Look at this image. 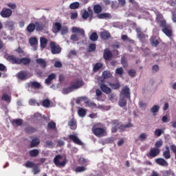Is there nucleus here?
<instances>
[{
  "label": "nucleus",
  "instance_id": "nucleus-36",
  "mask_svg": "<svg viewBox=\"0 0 176 176\" xmlns=\"http://www.w3.org/2000/svg\"><path fill=\"white\" fill-rule=\"evenodd\" d=\"M28 32H30V34L34 32V31H35L36 28H35V25L34 23H30L28 25L27 28H26Z\"/></svg>",
  "mask_w": 176,
  "mask_h": 176
},
{
  "label": "nucleus",
  "instance_id": "nucleus-24",
  "mask_svg": "<svg viewBox=\"0 0 176 176\" xmlns=\"http://www.w3.org/2000/svg\"><path fill=\"white\" fill-rule=\"evenodd\" d=\"M94 12L96 14H100L102 12V6L100 4H96L94 6Z\"/></svg>",
  "mask_w": 176,
  "mask_h": 176
},
{
  "label": "nucleus",
  "instance_id": "nucleus-12",
  "mask_svg": "<svg viewBox=\"0 0 176 176\" xmlns=\"http://www.w3.org/2000/svg\"><path fill=\"white\" fill-rule=\"evenodd\" d=\"M29 43L31 46H33V49L34 51L38 50V39L36 37H31L29 39Z\"/></svg>",
  "mask_w": 176,
  "mask_h": 176
},
{
  "label": "nucleus",
  "instance_id": "nucleus-58",
  "mask_svg": "<svg viewBox=\"0 0 176 176\" xmlns=\"http://www.w3.org/2000/svg\"><path fill=\"white\" fill-rule=\"evenodd\" d=\"M169 175L175 176V173L172 170H166L164 173V176H169Z\"/></svg>",
  "mask_w": 176,
  "mask_h": 176
},
{
  "label": "nucleus",
  "instance_id": "nucleus-21",
  "mask_svg": "<svg viewBox=\"0 0 176 176\" xmlns=\"http://www.w3.org/2000/svg\"><path fill=\"white\" fill-rule=\"evenodd\" d=\"M130 127H133V124H131V120H129L128 124H126V125H124V124L120 125L118 129L120 133H123V131H124L126 129H129Z\"/></svg>",
  "mask_w": 176,
  "mask_h": 176
},
{
  "label": "nucleus",
  "instance_id": "nucleus-49",
  "mask_svg": "<svg viewBox=\"0 0 176 176\" xmlns=\"http://www.w3.org/2000/svg\"><path fill=\"white\" fill-rule=\"evenodd\" d=\"M151 42L153 46H157V45H159V41L157 39H156V37H151Z\"/></svg>",
  "mask_w": 176,
  "mask_h": 176
},
{
  "label": "nucleus",
  "instance_id": "nucleus-62",
  "mask_svg": "<svg viewBox=\"0 0 176 176\" xmlns=\"http://www.w3.org/2000/svg\"><path fill=\"white\" fill-rule=\"evenodd\" d=\"M30 105H37V107H39V102L36 101L35 99H30L29 100Z\"/></svg>",
  "mask_w": 176,
  "mask_h": 176
},
{
  "label": "nucleus",
  "instance_id": "nucleus-23",
  "mask_svg": "<svg viewBox=\"0 0 176 176\" xmlns=\"http://www.w3.org/2000/svg\"><path fill=\"white\" fill-rule=\"evenodd\" d=\"M48 40L46 37H41L40 38V46L41 49H45L47 46Z\"/></svg>",
  "mask_w": 176,
  "mask_h": 176
},
{
  "label": "nucleus",
  "instance_id": "nucleus-3",
  "mask_svg": "<svg viewBox=\"0 0 176 176\" xmlns=\"http://www.w3.org/2000/svg\"><path fill=\"white\" fill-rule=\"evenodd\" d=\"M162 31L166 36L168 38H171L173 36V29L171 28V25L167 24L166 21H162L161 23Z\"/></svg>",
  "mask_w": 176,
  "mask_h": 176
},
{
  "label": "nucleus",
  "instance_id": "nucleus-60",
  "mask_svg": "<svg viewBox=\"0 0 176 176\" xmlns=\"http://www.w3.org/2000/svg\"><path fill=\"white\" fill-rule=\"evenodd\" d=\"M160 107L159 105H154L151 109V112H152V113H156V112H159V109H160Z\"/></svg>",
  "mask_w": 176,
  "mask_h": 176
},
{
  "label": "nucleus",
  "instance_id": "nucleus-28",
  "mask_svg": "<svg viewBox=\"0 0 176 176\" xmlns=\"http://www.w3.org/2000/svg\"><path fill=\"white\" fill-rule=\"evenodd\" d=\"M98 19H111L112 16L109 13H102L97 15Z\"/></svg>",
  "mask_w": 176,
  "mask_h": 176
},
{
  "label": "nucleus",
  "instance_id": "nucleus-2",
  "mask_svg": "<svg viewBox=\"0 0 176 176\" xmlns=\"http://www.w3.org/2000/svg\"><path fill=\"white\" fill-rule=\"evenodd\" d=\"M92 132L96 137H105L107 135V127H100L94 125L92 127Z\"/></svg>",
  "mask_w": 176,
  "mask_h": 176
},
{
  "label": "nucleus",
  "instance_id": "nucleus-27",
  "mask_svg": "<svg viewBox=\"0 0 176 176\" xmlns=\"http://www.w3.org/2000/svg\"><path fill=\"white\" fill-rule=\"evenodd\" d=\"M39 144H41V140H39V138H35L31 141L30 148H36V146H38Z\"/></svg>",
  "mask_w": 176,
  "mask_h": 176
},
{
  "label": "nucleus",
  "instance_id": "nucleus-17",
  "mask_svg": "<svg viewBox=\"0 0 176 176\" xmlns=\"http://www.w3.org/2000/svg\"><path fill=\"white\" fill-rule=\"evenodd\" d=\"M36 64H38V65L42 68L43 69H45L46 67H47V63H46V60L43 58H37L36 60Z\"/></svg>",
  "mask_w": 176,
  "mask_h": 176
},
{
  "label": "nucleus",
  "instance_id": "nucleus-16",
  "mask_svg": "<svg viewBox=\"0 0 176 176\" xmlns=\"http://www.w3.org/2000/svg\"><path fill=\"white\" fill-rule=\"evenodd\" d=\"M100 88L105 94H111V93H112V89L105 84H100Z\"/></svg>",
  "mask_w": 176,
  "mask_h": 176
},
{
  "label": "nucleus",
  "instance_id": "nucleus-14",
  "mask_svg": "<svg viewBox=\"0 0 176 176\" xmlns=\"http://www.w3.org/2000/svg\"><path fill=\"white\" fill-rule=\"evenodd\" d=\"M61 23L60 22H56L53 23V32L54 34H58V32H60L61 31L62 28Z\"/></svg>",
  "mask_w": 176,
  "mask_h": 176
},
{
  "label": "nucleus",
  "instance_id": "nucleus-59",
  "mask_svg": "<svg viewBox=\"0 0 176 176\" xmlns=\"http://www.w3.org/2000/svg\"><path fill=\"white\" fill-rule=\"evenodd\" d=\"M76 173H83V171H86V167L85 166H78L75 169Z\"/></svg>",
  "mask_w": 176,
  "mask_h": 176
},
{
  "label": "nucleus",
  "instance_id": "nucleus-44",
  "mask_svg": "<svg viewBox=\"0 0 176 176\" xmlns=\"http://www.w3.org/2000/svg\"><path fill=\"white\" fill-rule=\"evenodd\" d=\"M30 86L31 87H33L34 89H41V83L36 82V81H34L30 82Z\"/></svg>",
  "mask_w": 176,
  "mask_h": 176
},
{
  "label": "nucleus",
  "instance_id": "nucleus-11",
  "mask_svg": "<svg viewBox=\"0 0 176 176\" xmlns=\"http://www.w3.org/2000/svg\"><path fill=\"white\" fill-rule=\"evenodd\" d=\"M69 140L77 145H83V143L79 140V138H78L76 135H69Z\"/></svg>",
  "mask_w": 176,
  "mask_h": 176
},
{
  "label": "nucleus",
  "instance_id": "nucleus-35",
  "mask_svg": "<svg viewBox=\"0 0 176 176\" xmlns=\"http://www.w3.org/2000/svg\"><path fill=\"white\" fill-rule=\"evenodd\" d=\"M136 32L138 34V38H139V39H144L145 34H144V32H142V31L141 30V28H138L136 29Z\"/></svg>",
  "mask_w": 176,
  "mask_h": 176
},
{
  "label": "nucleus",
  "instance_id": "nucleus-40",
  "mask_svg": "<svg viewBox=\"0 0 176 176\" xmlns=\"http://www.w3.org/2000/svg\"><path fill=\"white\" fill-rule=\"evenodd\" d=\"M25 131L27 133V134H32V133H35V131H36V129L32 126H27L25 129Z\"/></svg>",
  "mask_w": 176,
  "mask_h": 176
},
{
  "label": "nucleus",
  "instance_id": "nucleus-55",
  "mask_svg": "<svg viewBox=\"0 0 176 176\" xmlns=\"http://www.w3.org/2000/svg\"><path fill=\"white\" fill-rule=\"evenodd\" d=\"M47 127L51 130H54V129H56V122L53 121L48 122Z\"/></svg>",
  "mask_w": 176,
  "mask_h": 176
},
{
  "label": "nucleus",
  "instance_id": "nucleus-48",
  "mask_svg": "<svg viewBox=\"0 0 176 176\" xmlns=\"http://www.w3.org/2000/svg\"><path fill=\"white\" fill-rule=\"evenodd\" d=\"M3 101H6L7 102H10V96L7 94H3L1 97Z\"/></svg>",
  "mask_w": 176,
  "mask_h": 176
},
{
  "label": "nucleus",
  "instance_id": "nucleus-9",
  "mask_svg": "<svg viewBox=\"0 0 176 176\" xmlns=\"http://www.w3.org/2000/svg\"><path fill=\"white\" fill-rule=\"evenodd\" d=\"M130 88L127 86H124L120 92V97H124L125 98H127L128 100H130L131 96H130Z\"/></svg>",
  "mask_w": 176,
  "mask_h": 176
},
{
  "label": "nucleus",
  "instance_id": "nucleus-54",
  "mask_svg": "<svg viewBox=\"0 0 176 176\" xmlns=\"http://www.w3.org/2000/svg\"><path fill=\"white\" fill-rule=\"evenodd\" d=\"M102 76L104 79H108V78H111L112 76V74H111V72L104 71L102 72Z\"/></svg>",
  "mask_w": 176,
  "mask_h": 176
},
{
  "label": "nucleus",
  "instance_id": "nucleus-26",
  "mask_svg": "<svg viewBox=\"0 0 176 176\" xmlns=\"http://www.w3.org/2000/svg\"><path fill=\"white\" fill-rule=\"evenodd\" d=\"M30 63H31V60L28 58H19L18 65L20 64H23V65H28Z\"/></svg>",
  "mask_w": 176,
  "mask_h": 176
},
{
  "label": "nucleus",
  "instance_id": "nucleus-41",
  "mask_svg": "<svg viewBox=\"0 0 176 176\" xmlns=\"http://www.w3.org/2000/svg\"><path fill=\"white\" fill-rule=\"evenodd\" d=\"M78 113L79 116H80L81 118H85L86 116V113H87V111H86V109L83 108H80Z\"/></svg>",
  "mask_w": 176,
  "mask_h": 176
},
{
  "label": "nucleus",
  "instance_id": "nucleus-10",
  "mask_svg": "<svg viewBox=\"0 0 176 176\" xmlns=\"http://www.w3.org/2000/svg\"><path fill=\"white\" fill-rule=\"evenodd\" d=\"M112 57H113V54H112V52H111V50L106 48L103 52L104 60L106 61H111V60H112Z\"/></svg>",
  "mask_w": 176,
  "mask_h": 176
},
{
  "label": "nucleus",
  "instance_id": "nucleus-56",
  "mask_svg": "<svg viewBox=\"0 0 176 176\" xmlns=\"http://www.w3.org/2000/svg\"><path fill=\"white\" fill-rule=\"evenodd\" d=\"M96 94L98 96L96 98V100L98 101H100V98H101V96H102V91H101V90H100L99 89L96 90Z\"/></svg>",
  "mask_w": 176,
  "mask_h": 176
},
{
  "label": "nucleus",
  "instance_id": "nucleus-30",
  "mask_svg": "<svg viewBox=\"0 0 176 176\" xmlns=\"http://www.w3.org/2000/svg\"><path fill=\"white\" fill-rule=\"evenodd\" d=\"M166 151L163 152V157L164 159H170L171 154L170 153V148L168 146H166Z\"/></svg>",
  "mask_w": 176,
  "mask_h": 176
},
{
  "label": "nucleus",
  "instance_id": "nucleus-22",
  "mask_svg": "<svg viewBox=\"0 0 176 176\" xmlns=\"http://www.w3.org/2000/svg\"><path fill=\"white\" fill-rule=\"evenodd\" d=\"M71 130H76V120L72 118L67 123Z\"/></svg>",
  "mask_w": 176,
  "mask_h": 176
},
{
  "label": "nucleus",
  "instance_id": "nucleus-57",
  "mask_svg": "<svg viewBox=\"0 0 176 176\" xmlns=\"http://www.w3.org/2000/svg\"><path fill=\"white\" fill-rule=\"evenodd\" d=\"M6 25L10 30H13L14 28V22L9 21L6 23Z\"/></svg>",
  "mask_w": 176,
  "mask_h": 176
},
{
  "label": "nucleus",
  "instance_id": "nucleus-31",
  "mask_svg": "<svg viewBox=\"0 0 176 176\" xmlns=\"http://www.w3.org/2000/svg\"><path fill=\"white\" fill-rule=\"evenodd\" d=\"M109 86L113 89V90H118L120 87V82H109Z\"/></svg>",
  "mask_w": 176,
  "mask_h": 176
},
{
  "label": "nucleus",
  "instance_id": "nucleus-7",
  "mask_svg": "<svg viewBox=\"0 0 176 176\" xmlns=\"http://www.w3.org/2000/svg\"><path fill=\"white\" fill-rule=\"evenodd\" d=\"M13 11L10 10V8H3L1 12L0 16L3 19H9L12 16Z\"/></svg>",
  "mask_w": 176,
  "mask_h": 176
},
{
  "label": "nucleus",
  "instance_id": "nucleus-46",
  "mask_svg": "<svg viewBox=\"0 0 176 176\" xmlns=\"http://www.w3.org/2000/svg\"><path fill=\"white\" fill-rule=\"evenodd\" d=\"M33 173L34 175H36V174H39L41 173V168L38 166V164H36L32 169Z\"/></svg>",
  "mask_w": 176,
  "mask_h": 176
},
{
  "label": "nucleus",
  "instance_id": "nucleus-64",
  "mask_svg": "<svg viewBox=\"0 0 176 176\" xmlns=\"http://www.w3.org/2000/svg\"><path fill=\"white\" fill-rule=\"evenodd\" d=\"M170 150L172 151V152L175 154V159L176 160V146L175 144H172L170 145Z\"/></svg>",
  "mask_w": 176,
  "mask_h": 176
},
{
  "label": "nucleus",
  "instance_id": "nucleus-8",
  "mask_svg": "<svg viewBox=\"0 0 176 176\" xmlns=\"http://www.w3.org/2000/svg\"><path fill=\"white\" fill-rule=\"evenodd\" d=\"M4 58L7 60V61H9V63H11V64L19 65V58L16 57L14 55L6 54L4 55Z\"/></svg>",
  "mask_w": 176,
  "mask_h": 176
},
{
  "label": "nucleus",
  "instance_id": "nucleus-61",
  "mask_svg": "<svg viewBox=\"0 0 176 176\" xmlns=\"http://www.w3.org/2000/svg\"><path fill=\"white\" fill-rule=\"evenodd\" d=\"M79 2H74L69 5L71 9H78L79 8Z\"/></svg>",
  "mask_w": 176,
  "mask_h": 176
},
{
  "label": "nucleus",
  "instance_id": "nucleus-20",
  "mask_svg": "<svg viewBox=\"0 0 176 176\" xmlns=\"http://www.w3.org/2000/svg\"><path fill=\"white\" fill-rule=\"evenodd\" d=\"M96 49L97 45L96 43H91L87 48V52H88V53H94V52H96Z\"/></svg>",
  "mask_w": 176,
  "mask_h": 176
},
{
  "label": "nucleus",
  "instance_id": "nucleus-13",
  "mask_svg": "<svg viewBox=\"0 0 176 176\" xmlns=\"http://www.w3.org/2000/svg\"><path fill=\"white\" fill-rule=\"evenodd\" d=\"M72 31L74 34H79L80 35H81V36H82V38H85V30L80 28L73 27Z\"/></svg>",
  "mask_w": 176,
  "mask_h": 176
},
{
  "label": "nucleus",
  "instance_id": "nucleus-15",
  "mask_svg": "<svg viewBox=\"0 0 176 176\" xmlns=\"http://www.w3.org/2000/svg\"><path fill=\"white\" fill-rule=\"evenodd\" d=\"M155 163L157 164H159V166H162V167H168V162L166 161V160L163 158H157L155 159Z\"/></svg>",
  "mask_w": 176,
  "mask_h": 176
},
{
  "label": "nucleus",
  "instance_id": "nucleus-25",
  "mask_svg": "<svg viewBox=\"0 0 176 176\" xmlns=\"http://www.w3.org/2000/svg\"><path fill=\"white\" fill-rule=\"evenodd\" d=\"M34 25H35L36 31H38V32L43 31L45 28V24L41 22H35Z\"/></svg>",
  "mask_w": 176,
  "mask_h": 176
},
{
  "label": "nucleus",
  "instance_id": "nucleus-39",
  "mask_svg": "<svg viewBox=\"0 0 176 176\" xmlns=\"http://www.w3.org/2000/svg\"><path fill=\"white\" fill-rule=\"evenodd\" d=\"M102 68V63H97L94 65L93 67L94 72H97V71H100Z\"/></svg>",
  "mask_w": 176,
  "mask_h": 176
},
{
  "label": "nucleus",
  "instance_id": "nucleus-5",
  "mask_svg": "<svg viewBox=\"0 0 176 176\" xmlns=\"http://www.w3.org/2000/svg\"><path fill=\"white\" fill-rule=\"evenodd\" d=\"M50 48L52 54H60L61 53L62 48L56 42H50Z\"/></svg>",
  "mask_w": 176,
  "mask_h": 176
},
{
  "label": "nucleus",
  "instance_id": "nucleus-29",
  "mask_svg": "<svg viewBox=\"0 0 176 176\" xmlns=\"http://www.w3.org/2000/svg\"><path fill=\"white\" fill-rule=\"evenodd\" d=\"M56 79V74L52 73L48 76V77L45 80L46 85H50L52 83V80Z\"/></svg>",
  "mask_w": 176,
  "mask_h": 176
},
{
  "label": "nucleus",
  "instance_id": "nucleus-19",
  "mask_svg": "<svg viewBox=\"0 0 176 176\" xmlns=\"http://www.w3.org/2000/svg\"><path fill=\"white\" fill-rule=\"evenodd\" d=\"M28 76V73L26 71H21L16 74L17 78L21 79V80H25Z\"/></svg>",
  "mask_w": 176,
  "mask_h": 176
},
{
  "label": "nucleus",
  "instance_id": "nucleus-32",
  "mask_svg": "<svg viewBox=\"0 0 176 176\" xmlns=\"http://www.w3.org/2000/svg\"><path fill=\"white\" fill-rule=\"evenodd\" d=\"M156 20L157 23H159L160 27H161V24L162 23H163V21H166V20H164L163 18V14H162L161 13L157 14Z\"/></svg>",
  "mask_w": 176,
  "mask_h": 176
},
{
  "label": "nucleus",
  "instance_id": "nucleus-18",
  "mask_svg": "<svg viewBox=\"0 0 176 176\" xmlns=\"http://www.w3.org/2000/svg\"><path fill=\"white\" fill-rule=\"evenodd\" d=\"M100 38L103 41H107L111 38V33L107 30H104L100 32Z\"/></svg>",
  "mask_w": 176,
  "mask_h": 176
},
{
  "label": "nucleus",
  "instance_id": "nucleus-42",
  "mask_svg": "<svg viewBox=\"0 0 176 176\" xmlns=\"http://www.w3.org/2000/svg\"><path fill=\"white\" fill-rule=\"evenodd\" d=\"M121 64L124 68H127L129 64L127 63V58L125 56L121 58Z\"/></svg>",
  "mask_w": 176,
  "mask_h": 176
},
{
  "label": "nucleus",
  "instance_id": "nucleus-37",
  "mask_svg": "<svg viewBox=\"0 0 176 176\" xmlns=\"http://www.w3.org/2000/svg\"><path fill=\"white\" fill-rule=\"evenodd\" d=\"M89 39L91 42H97V41H98V34H97V32H93L90 35Z\"/></svg>",
  "mask_w": 176,
  "mask_h": 176
},
{
  "label": "nucleus",
  "instance_id": "nucleus-4",
  "mask_svg": "<svg viewBox=\"0 0 176 176\" xmlns=\"http://www.w3.org/2000/svg\"><path fill=\"white\" fill-rule=\"evenodd\" d=\"M54 163L56 167H65L67 164V157H63L61 155H57L54 158Z\"/></svg>",
  "mask_w": 176,
  "mask_h": 176
},
{
  "label": "nucleus",
  "instance_id": "nucleus-50",
  "mask_svg": "<svg viewBox=\"0 0 176 176\" xmlns=\"http://www.w3.org/2000/svg\"><path fill=\"white\" fill-rule=\"evenodd\" d=\"M35 163L33 162L30 161H27L26 163L25 164V166L27 167V168H33V167L35 166Z\"/></svg>",
  "mask_w": 176,
  "mask_h": 176
},
{
  "label": "nucleus",
  "instance_id": "nucleus-51",
  "mask_svg": "<svg viewBox=\"0 0 176 176\" xmlns=\"http://www.w3.org/2000/svg\"><path fill=\"white\" fill-rule=\"evenodd\" d=\"M60 34L62 35H67V34H68V27L62 26L61 30H60Z\"/></svg>",
  "mask_w": 176,
  "mask_h": 176
},
{
  "label": "nucleus",
  "instance_id": "nucleus-38",
  "mask_svg": "<svg viewBox=\"0 0 176 176\" xmlns=\"http://www.w3.org/2000/svg\"><path fill=\"white\" fill-rule=\"evenodd\" d=\"M85 102L87 107H89L90 108H97V104L93 102H91L90 100L85 99Z\"/></svg>",
  "mask_w": 176,
  "mask_h": 176
},
{
  "label": "nucleus",
  "instance_id": "nucleus-6",
  "mask_svg": "<svg viewBox=\"0 0 176 176\" xmlns=\"http://www.w3.org/2000/svg\"><path fill=\"white\" fill-rule=\"evenodd\" d=\"M160 155V149L157 148H151L148 153L146 154L147 157H150L153 159V157H156Z\"/></svg>",
  "mask_w": 176,
  "mask_h": 176
},
{
  "label": "nucleus",
  "instance_id": "nucleus-47",
  "mask_svg": "<svg viewBox=\"0 0 176 176\" xmlns=\"http://www.w3.org/2000/svg\"><path fill=\"white\" fill-rule=\"evenodd\" d=\"M42 105L44 108H49L50 107V100L45 99L42 102Z\"/></svg>",
  "mask_w": 176,
  "mask_h": 176
},
{
  "label": "nucleus",
  "instance_id": "nucleus-52",
  "mask_svg": "<svg viewBox=\"0 0 176 176\" xmlns=\"http://www.w3.org/2000/svg\"><path fill=\"white\" fill-rule=\"evenodd\" d=\"M128 75H129V76H131V78H134V76L137 75V72L135 71V69H129L128 71Z\"/></svg>",
  "mask_w": 176,
  "mask_h": 176
},
{
  "label": "nucleus",
  "instance_id": "nucleus-1",
  "mask_svg": "<svg viewBox=\"0 0 176 176\" xmlns=\"http://www.w3.org/2000/svg\"><path fill=\"white\" fill-rule=\"evenodd\" d=\"M82 86H85L83 80H73L70 82L68 87L63 89V94H69V93H72L74 90H78V89H80V87H82Z\"/></svg>",
  "mask_w": 176,
  "mask_h": 176
},
{
  "label": "nucleus",
  "instance_id": "nucleus-53",
  "mask_svg": "<svg viewBox=\"0 0 176 176\" xmlns=\"http://www.w3.org/2000/svg\"><path fill=\"white\" fill-rule=\"evenodd\" d=\"M89 17H90V14H89V12H87V10H84V12L82 14V18L84 20H87V19H89Z\"/></svg>",
  "mask_w": 176,
  "mask_h": 176
},
{
  "label": "nucleus",
  "instance_id": "nucleus-34",
  "mask_svg": "<svg viewBox=\"0 0 176 176\" xmlns=\"http://www.w3.org/2000/svg\"><path fill=\"white\" fill-rule=\"evenodd\" d=\"M29 155L30 157H36L39 155V150L33 149L29 151Z\"/></svg>",
  "mask_w": 176,
  "mask_h": 176
},
{
  "label": "nucleus",
  "instance_id": "nucleus-43",
  "mask_svg": "<svg viewBox=\"0 0 176 176\" xmlns=\"http://www.w3.org/2000/svg\"><path fill=\"white\" fill-rule=\"evenodd\" d=\"M154 134L156 137H160L162 134H164V129H157L155 130Z\"/></svg>",
  "mask_w": 176,
  "mask_h": 176
},
{
  "label": "nucleus",
  "instance_id": "nucleus-33",
  "mask_svg": "<svg viewBox=\"0 0 176 176\" xmlns=\"http://www.w3.org/2000/svg\"><path fill=\"white\" fill-rule=\"evenodd\" d=\"M126 98H124L123 96H120V100H119V105L120 107H126L127 105V100H126Z\"/></svg>",
  "mask_w": 176,
  "mask_h": 176
},
{
  "label": "nucleus",
  "instance_id": "nucleus-63",
  "mask_svg": "<svg viewBox=\"0 0 176 176\" xmlns=\"http://www.w3.org/2000/svg\"><path fill=\"white\" fill-rule=\"evenodd\" d=\"M70 39L73 42H78V41H79V37H78L77 34H72L70 36Z\"/></svg>",
  "mask_w": 176,
  "mask_h": 176
},
{
  "label": "nucleus",
  "instance_id": "nucleus-45",
  "mask_svg": "<svg viewBox=\"0 0 176 176\" xmlns=\"http://www.w3.org/2000/svg\"><path fill=\"white\" fill-rule=\"evenodd\" d=\"M12 124H16V126H21V124H23V120L21 118L14 119L12 120Z\"/></svg>",
  "mask_w": 176,
  "mask_h": 176
}]
</instances>
